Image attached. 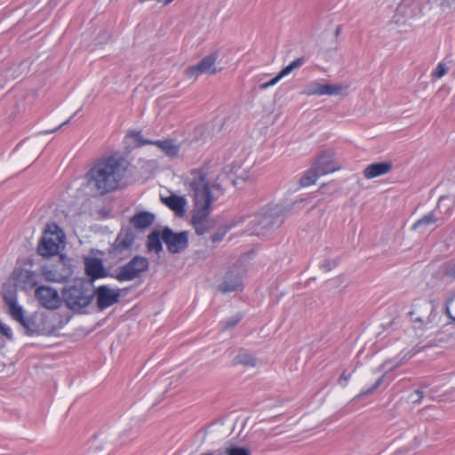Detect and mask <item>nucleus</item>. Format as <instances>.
Returning a JSON list of instances; mask_svg holds the SVG:
<instances>
[{
  "instance_id": "nucleus-37",
  "label": "nucleus",
  "mask_w": 455,
  "mask_h": 455,
  "mask_svg": "<svg viewBox=\"0 0 455 455\" xmlns=\"http://www.w3.org/2000/svg\"><path fill=\"white\" fill-rule=\"evenodd\" d=\"M445 275L451 277H455V261L449 262L445 267Z\"/></svg>"
},
{
  "instance_id": "nucleus-13",
  "label": "nucleus",
  "mask_w": 455,
  "mask_h": 455,
  "mask_svg": "<svg viewBox=\"0 0 455 455\" xmlns=\"http://www.w3.org/2000/svg\"><path fill=\"white\" fill-rule=\"evenodd\" d=\"M283 207L275 205L264 210L262 213L255 218L259 220V225L262 226L263 228H268L282 223L283 220L280 219V214L283 213Z\"/></svg>"
},
{
  "instance_id": "nucleus-23",
  "label": "nucleus",
  "mask_w": 455,
  "mask_h": 455,
  "mask_svg": "<svg viewBox=\"0 0 455 455\" xmlns=\"http://www.w3.org/2000/svg\"><path fill=\"white\" fill-rule=\"evenodd\" d=\"M4 301L9 307V314L18 323L23 321L24 310L20 305L18 304L16 296L14 294L5 295Z\"/></svg>"
},
{
  "instance_id": "nucleus-22",
  "label": "nucleus",
  "mask_w": 455,
  "mask_h": 455,
  "mask_svg": "<svg viewBox=\"0 0 455 455\" xmlns=\"http://www.w3.org/2000/svg\"><path fill=\"white\" fill-rule=\"evenodd\" d=\"M155 220V215L148 212H140L132 216L130 223L138 229L148 228Z\"/></svg>"
},
{
  "instance_id": "nucleus-42",
  "label": "nucleus",
  "mask_w": 455,
  "mask_h": 455,
  "mask_svg": "<svg viewBox=\"0 0 455 455\" xmlns=\"http://www.w3.org/2000/svg\"><path fill=\"white\" fill-rule=\"evenodd\" d=\"M415 395L417 396V398H416V399H414V401H413V402H414V403H418V402H419V401L423 398V395H424L423 391H422V390H420V389L416 390V391H415Z\"/></svg>"
},
{
  "instance_id": "nucleus-38",
  "label": "nucleus",
  "mask_w": 455,
  "mask_h": 455,
  "mask_svg": "<svg viewBox=\"0 0 455 455\" xmlns=\"http://www.w3.org/2000/svg\"><path fill=\"white\" fill-rule=\"evenodd\" d=\"M351 378V373L350 374H347L346 371L342 372V374L340 375V377L339 378V384L341 386V387H346L349 381Z\"/></svg>"
},
{
  "instance_id": "nucleus-15",
  "label": "nucleus",
  "mask_w": 455,
  "mask_h": 455,
  "mask_svg": "<svg viewBox=\"0 0 455 455\" xmlns=\"http://www.w3.org/2000/svg\"><path fill=\"white\" fill-rule=\"evenodd\" d=\"M242 289V276L233 270H230L226 274L222 283L219 285V291L222 293L241 291Z\"/></svg>"
},
{
  "instance_id": "nucleus-43",
  "label": "nucleus",
  "mask_w": 455,
  "mask_h": 455,
  "mask_svg": "<svg viewBox=\"0 0 455 455\" xmlns=\"http://www.w3.org/2000/svg\"><path fill=\"white\" fill-rule=\"evenodd\" d=\"M72 118V116L68 119L67 121L63 122L60 125H59L57 128H55L54 130L51 131L50 132H53L55 131H57L58 129H60V127H62L63 125L67 124L68 123L70 122V119Z\"/></svg>"
},
{
  "instance_id": "nucleus-3",
  "label": "nucleus",
  "mask_w": 455,
  "mask_h": 455,
  "mask_svg": "<svg viewBox=\"0 0 455 455\" xmlns=\"http://www.w3.org/2000/svg\"><path fill=\"white\" fill-rule=\"evenodd\" d=\"M62 297L69 309L79 312L91 304L93 293L87 283L78 280L62 291Z\"/></svg>"
},
{
  "instance_id": "nucleus-2",
  "label": "nucleus",
  "mask_w": 455,
  "mask_h": 455,
  "mask_svg": "<svg viewBox=\"0 0 455 455\" xmlns=\"http://www.w3.org/2000/svg\"><path fill=\"white\" fill-rule=\"evenodd\" d=\"M127 170L126 161L114 155L99 160L86 173L87 185L105 195L119 188Z\"/></svg>"
},
{
  "instance_id": "nucleus-44",
  "label": "nucleus",
  "mask_w": 455,
  "mask_h": 455,
  "mask_svg": "<svg viewBox=\"0 0 455 455\" xmlns=\"http://www.w3.org/2000/svg\"><path fill=\"white\" fill-rule=\"evenodd\" d=\"M423 303L426 305V306H428L429 302L427 301V300H423Z\"/></svg>"
},
{
  "instance_id": "nucleus-21",
  "label": "nucleus",
  "mask_w": 455,
  "mask_h": 455,
  "mask_svg": "<svg viewBox=\"0 0 455 455\" xmlns=\"http://www.w3.org/2000/svg\"><path fill=\"white\" fill-rule=\"evenodd\" d=\"M134 238L132 231L122 230L116 238L113 246L116 251L121 252L132 245Z\"/></svg>"
},
{
  "instance_id": "nucleus-9",
  "label": "nucleus",
  "mask_w": 455,
  "mask_h": 455,
  "mask_svg": "<svg viewBox=\"0 0 455 455\" xmlns=\"http://www.w3.org/2000/svg\"><path fill=\"white\" fill-rule=\"evenodd\" d=\"M35 296L39 303L48 309H56L61 303L58 291L50 286H38L35 291Z\"/></svg>"
},
{
  "instance_id": "nucleus-16",
  "label": "nucleus",
  "mask_w": 455,
  "mask_h": 455,
  "mask_svg": "<svg viewBox=\"0 0 455 455\" xmlns=\"http://www.w3.org/2000/svg\"><path fill=\"white\" fill-rule=\"evenodd\" d=\"M84 265L86 275L92 280L102 278L107 275L103 262L98 258H86Z\"/></svg>"
},
{
  "instance_id": "nucleus-18",
  "label": "nucleus",
  "mask_w": 455,
  "mask_h": 455,
  "mask_svg": "<svg viewBox=\"0 0 455 455\" xmlns=\"http://www.w3.org/2000/svg\"><path fill=\"white\" fill-rule=\"evenodd\" d=\"M162 200L167 207L176 213L177 216L182 217L185 214L187 200L184 196L171 195Z\"/></svg>"
},
{
  "instance_id": "nucleus-36",
  "label": "nucleus",
  "mask_w": 455,
  "mask_h": 455,
  "mask_svg": "<svg viewBox=\"0 0 455 455\" xmlns=\"http://www.w3.org/2000/svg\"><path fill=\"white\" fill-rule=\"evenodd\" d=\"M132 136L138 141L140 145H152V143H144L145 141H149L148 140H144L142 134L140 132H134L131 133Z\"/></svg>"
},
{
  "instance_id": "nucleus-12",
  "label": "nucleus",
  "mask_w": 455,
  "mask_h": 455,
  "mask_svg": "<svg viewBox=\"0 0 455 455\" xmlns=\"http://www.w3.org/2000/svg\"><path fill=\"white\" fill-rule=\"evenodd\" d=\"M342 90L343 86L341 84H322L318 81H313L306 86L304 93L307 96H333L339 94Z\"/></svg>"
},
{
  "instance_id": "nucleus-4",
  "label": "nucleus",
  "mask_w": 455,
  "mask_h": 455,
  "mask_svg": "<svg viewBox=\"0 0 455 455\" xmlns=\"http://www.w3.org/2000/svg\"><path fill=\"white\" fill-rule=\"evenodd\" d=\"M65 244V234L55 224H48L37 247L38 253L43 257L57 255Z\"/></svg>"
},
{
  "instance_id": "nucleus-30",
  "label": "nucleus",
  "mask_w": 455,
  "mask_h": 455,
  "mask_svg": "<svg viewBox=\"0 0 455 455\" xmlns=\"http://www.w3.org/2000/svg\"><path fill=\"white\" fill-rule=\"evenodd\" d=\"M339 259H325L323 262L320 263L319 267L320 268L324 271L328 272L334 268L336 266L339 265Z\"/></svg>"
},
{
  "instance_id": "nucleus-32",
  "label": "nucleus",
  "mask_w": 455,
  "mask_h": 455,
  "mask_svg": "<svg viewBox=\"0 0 455 455\" xmlns=\"http://www.w3.org/2000/svg\"><path fill=\"white\" fill-rule=\"evenodd\" d=\"M447 72V68L445 67V65L442 62L438 63V65L436 66V68L435 69V71L433 72V76L439 79L441 77H443Z\"/></svg>"
},
{
  "instance_id": "nucleus-31",
  "label": "nucleus",
  "mask_w": 455,
  "mask_h": 455,
  "mask_svg": "<svg viewBox=\"0 0 455 455\" xmlns=\"http://www.w3.org/2000/svg\"><path fill=\"white\" fill-rule=\"evenodd\" d=\"M384 377L385 375L379 378L371 387L362 389V391L359 394V396H365L374 392L381 385Z\"/></svg>"
},
{
  "instance_id": "nucleus-11",
  "label": "nucleus",
  "mask_w": 455,
  "mask_h": 455,
  "mask_svg": "<svg viewBox=\"0 0 455 455\" xmlns=\"http://www.w3.org/2000/svg\"><path fill=\"white\" fill-rule=\"evenodd\" d=\"M216 59L217 56L210 54L204 57L199 63L189 67L186 70V74L189 78H196L202 74L212 75L216 73Z\"/></svg>"
},
{
  "instance_id": "nucleus-26",
  "label": "nucleus",
  "mask_w": 455,
  "mask_h": 455,
  "mask_svg": "<svg viewBox=\"0 0 455 455\" xmlns=\"http://www.w3.org/2000/svg\"><path fill=\"white\" fill-rule=\"evenodd\" d=\"M243 318L242 314L237 313L229 318L220 323V328L221 331H227L234 328Z\"/></svg>"
},
{
  "instance_id": "nucleus-39",
  "label": "nucleus",
  "mask_w": 455,
  "mask_h": 455,
  "mask_svg": "<svg viewBox=\"0 0 455 455\" xmlns=\"http://www.w3.org/2000/svg\"><path fill=\"white\" fill-rule=\"evenodd\" d=\"M306 61L305 57H299L290 63V66L294 69L301 67Z\"/></svg>"
},
{
  "instance_id": "nucleus-5",
  "label": "nucleus",
  "mask_w": 455,
  "mask_h": 455,
  "mask_svg": "<svg viewBox=\"0 0 455 455\" xmlns=\"http://www.w3.org/2000/svg\"><path fill=\"white\" fill-rule=\"evenodd\" d=\"M148 268V260L142 256L133 257L128 263L120 267L112 277L120 283L132 281Z\"/></svg>"
},
{
  "instance_id": "nucleus-8",
  "label": "nucleus",
  "mask_w": 455,
  "mask_h": 455,
  "mask_svg": "<svg viewBox=\"0 0 455 455\" xmlns=\"http://www.w3.org/2000/svg\"><path fill=\"white\" fill-rule=\"evenodd\" d=\"M93 293L96 298V304L100 310H104L117 303L120 299V290L113 289L107 285L99 286Z\"/></svg>"
},
{
  "instance_id": "nucleus-24",
  "label": "nucleus",
  "mask_w": 455,
  "mask_h": 455,
  "mask_svg": "<svg viewBox=\"0 0 455 455\" xmlns=\"http://www.w3.org/2000/svg\"><path fill=\"white\" fill-rule=\"evenodd\" d=\"M162 235L158 232L151 233L148 237V248L156 252L162 251Z\"/></svg>"
},
{
  "instance_id": "nucleus-20",
  "label": "nucleus",
  "mask_w": 455,
  "mask_h": 455,
  "mask_svg": "<svg viewBox=\"0 0 455 455\" xmlns=\"http://www.w3.org/2000/svg\"><path fill=\"white\" fill-rule=\"evenodd\" d=\"M391 168L392 165L388 162L375 163L364 169L363 175L366 179L371 180L387 174L390 172Z\"/></svg>"
},
{
  "instance_id": "nucleus-25",
  "label": "nucleus",
  "mask_w": 455,
  "mask_h": 455,
  "mask_svg": "<svg viewBox=\"0 0 455 455\" xmlns=\"http://www.w3.org/2000/svg\"><path fill=\"white\" fill-rule=\"evenodd\" d=\"M321 177L316 171L311 166L300 178L299 183L302 187H309L315 183L317 179Z\"/></svg>"
},
{
  "instance_id": "nucleus-35",
  "label": "nucleus",
  "mask_w": 455,
  "mask_h": 455,
  "mask_svg": "<svg viewBox=\"0 0 455 455\" xmlns=\"http://www.w3.org/2000/svg\"><path fill=\"white\" fill-rule=\"evenodd\" d=\"M281 76H279V74L275 76L274 78H272L271 80H269L268 82H266L264 84H261L259 85V88L261 90H265V89H267L268 87H271V86H274L280 80H281Z\"/></svg>"
},
{
  "instance_id": "nucleus-1",
  "label": "nucleus",
  "mask_w": 455,
  "mask_h": 455,
  "mask_svg": "<svg viewBox=\"0 0 455 455\" xmlns=\"http://www.w3.org/2000/svg\"><path fill=\"white\" fill-rule=\"evenodd\" d=\"M189 194L194 201L191 221L197 235H204L210 228L208 217L215 192L220 189L214 174L210 177L207 168L192 170L187 179Z\"/></svg>"
},
{
  "instance_id": "nucleus-6",
  "label": "nucleus",
  "mask_w": 455,
  "mask_h": 455,
  "mask_svg": "<svg viewBox=\"0 0 455 455\" xmlns=\"http://www.w3.org/2000/svg\"><path fill=\"white\" fill-rule=\"evenodd\" d=\"M454 199H452L449 196H443L439 198L438 204L436 208L418 220L412 226L413 229H419L421 228H426L430 225L435 224L438 218L436 217V214H443V219H447L451 216L452 212V209L454 207Z\"/></svg>"
},
{
  "instance_id": "nucleus-28",
  "label": "nucleus",
  "mask_w": 455,
  "mask_h": 455,
  "mask_svg": "<svg viewBox=\"0 0 455 455\" xmlns=\"http://www.w3.org/2000/svg\"><path fill=\"white\" fill-rule=\"evenodd\" d=\"M445 312L455 322V293L450 294L445 300Z\"/></svg>"
},
{
  "instance_id": "nucleus-14",
  "label": "nucleus",
  "mask_w": 455,
  "mask_h": 455,
  "mask_svg": "<svg viewBox=\"0 0 455 455\" xmlns=\"http://www.w3.org/2000/svg\"><path fill=\"white\" fill-rule=\"evenodd\" d=\"M13 278L16 285L21 290L28 291L36 287L38 283V275L31 270L19 269L13 273Z\"/></svg>"
},
{
  "instance_id": "nucleus-19",
  "label": "nucleus",
  "mask_w": 455,
  "mask_h": 455,
  "mask_svg": "<svg viewBox=\"0 0 455 455\" xmlns=\"http://www.w3.org/2000/svg\"><path fill=\"white\" fill-rule=\"evenodd\" d=\"M144 143H152L163 151L167 156L174 158L178 156L180 147L173 140H158L154 141H145Z\"/></svg>"
},
{
  "instance_id": "nucleus-34",
  "label": "nucleus",
  "mask_w": 455,
  "mask_h": 455,
  "mask_svg": "<svg viewBox=\"0 0 455 455\" xmlns=\"http://www.w3.org/2000/svg\"><path fill=\"white\" fill-rule=\"evenodd\" d=\"M0 336H4L7 339H11L12 338V332L9 326L4 324L0 321Z\"/></svg>"
},
{
  "instance_id": "nucleus-41",
  "label": "nucleus",
  "mask_w": 455,
  "mask_h": 455,
  "mask_svg": "<svg viewBox=\"0 0 455 455\" xmlns=\"http://www.w3.org/2000/svg\"><path fill=\"white\" fill-rule=\"evenodd\" d=\"M292 70L293 68L289 64L279 72V76H281V78H283L288 76Z\"/></svg>"
},
{
  "instance_id": "nucleus-10",
  "label": "nucleus",
  "mask_w": 455,
  "mask_h": 455,
  "mask_svg": "<svg viewBox=\"0 0 455 455\" xmlns=\"http://www.w3.org/2000/svg\"><path fill=\"white\" fill-rule=\"evenodd\" d=\"M41 272L46 281L52 283H65L72 275V269L61 261L54 266L43 267Z\"/></svg>"
},
{
  "instance_id": "nucleus-40",
  "label": "nucleus",
  "mask_w": 455,
  "mask_h": 455,
  "mask_svg": "<svg viewBox=\"0 0 455 455\" xmlns=\"http://www.w3.org/2000/svg\"><path fill=\"white\" fill-rule=\"evenodd\" d=\"M225 234H226V232L215 233V234L212 235L211 240L214 243H219V242H220L223 239V237L225 236Z\"/></svg>"
},
{
  "instance_id": "nucleus-27",
  "label": "nucleus",
  "mask_w": 455,
  "mask_h": 455,
  "mask_svg": "<svg viewBox=\"0 0 455 455\" xmlns=\"http://www.w3.org/2000/svg\"><path fill=\"white\" fill-rule=\"evenodd\" d=\"M235 362L237 364H243L246 367H254L256 365V358L250 354H240L235 356Z\"/></svg>"
},
{
  "instance_id": "nucleus-17",
  "label": "nucleus",
  "mask_w": 455,
  "mask_h": 455,
  "mask_svg": "<svg viewBox=\"0 0 455 455\" xmlns=\"http://www.w3.org/2000/svg\"><path fill=\"white\" fill-rule=\"evenodd\" d=\"M312 166L320 176L333 172L336 170L331 153L322 154Z\"/></svg>"
},
{
  "instance_id": "nucleus-33",
  "label": "nucleus",
  "mask_w": 455,
  "mask_h": 455,
  "mask_svg": "<svg viewBox=\"0 0 455 455\" xmlns=\"http://www.w3.org/2000/svg\"><path fill=\"white\" fill-rule=\"evenodd\" d=\"M27 331H33L35 328V322L29 317H23V321L19 322Z\"/></svg>"
},
{
  "instance_id": "nucleus-7",
  "label": "nucleus",
  "mask_w": 455,
  "mask_h": 455,
  "mask_svg": "<svg viewBox=\"0 0 455 455\" xmlns=\"http://www.w3.org/2000/svg\"><path fill=\"white\" fill-rule=\"evenodd\" d=\"M162 239L172 253H179L188 245V233L186 231L175 233L171 228H165L162 232Z\"/></svg>"
},
{
  "instance_id": "nucleus-29",
  "label": "nucleus",
  "mask_w": 455,
  "mask_h": 455,
  "mask_svg": "<svg viewBox=\"0 0 455 455\" xmlns=\"http://www.w3.org/2000/svg\"><path fill=\"white\" fill-rule=\"evenodd\" d=\"M225 453L226 455H251L249 449L239 446L228 447Z\"/></svg>"
}]
</instances>
